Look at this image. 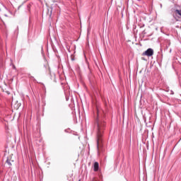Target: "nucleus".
I'll use <instances>...</instances> for the list:
<instances>
[{"instance_id": "nucleus-1", "label": "nucleus", "mask_w": 181, "mask_h": 181, "mask_svg": "<svg viewBox=\"0 0 181 181\" xmlns=\"http://www.w3.org/2000/svg\"><path fill=\"white\" fill-rule=\"evenodd\" d=\"M96 118L94 123V131H95L98 136L97 139V148L98 149V144L100 142V138L103 136L104 131L105 130V122L101 119V111L98 107H96Z\"/></svg>"}, {"instance_id": "nucleus-2", "label": "nucleus", "mask_w": 181, "mask_h": 181, "mask_svg": "<svg viewBox=\"0 0 181 181\" xmlns=\"http://www.w3.org/2000/svg\"><path fill=\"white\" fill-rule=\"evenodd\" d=\"M142 56H148V57L153 56V49L152 48H148L147 50L143 52Z\"/></svg>"}, {"instance_id": "nucleus-3", "label": "nucleus", "mask_w": 181, "mask_h": 181, "mask_svg": "<svg viewBox=\"0 0 181 181\" xmlns=\"http://www.w3.org/2000/svg\"><path fill=\"white\" fill-rule=\"evenodd\" d=\"M53 12V8L52 7H48L46 11L47 16L48 18H52V13Z\"/></svg>"}, {"instance_id": "nucleus-4", "label": "nucleus", "mask_w": 181, "mask_h": 181, "mask_svg": "<svg viewBox=\"0 0 181 181\" xmlns=\"http://www.w3.org/2000/svg\"><path fill=\"white\" fill-rule=\"evenodd\" d=\"M99 168H100V165L98 164V162H95L93 165L94 172H98Z\"/></svg>"}, {"instance_id": "nucleus-5", "label": "nucleus", "mask_w": 181, "mask_h": 181, "mask_svg": "<svg viewBox=\"0 0 181 181\" xmlns=\"http://www.w3.org/2000/svg\"><path fill=\"white\" fill-rule=\"evenodd\" d=\"M175 13H177L178 15H180V16H181V10H175Z\"/></svg>"}, {"instance_id": "nucleus-6", "label": "nucleus", "mask_w": 181, "mask_h": 181, "mask_svg": "<svg viewBox=\"0 0 181 181\" xmlns=\"http://www.w3.org/2000/svg\"><path fill=\"white\" fill-rule=\"evenodd\" d=\"M6 163H8V165H9V166H12V163H11V160L7 159L6 160Z\"/></svg>"}, {"instance_id": "nucleus-7", "label": "nucleus", "mask_w": 181, "mask_h": 181, "mask_svg": "<svg viewBox=\"0 0 181 181\" xmlns=\"http://www.w3.org/2000/svg\"><path fill=\"white\" fill-rule=\"evenodd\" d=\"M141 60H146L144 57H141Z\"/></svg>"}, {"instance_id": "nucleus-8", "label": "nucleus", "mask_w": 181, "mask_h": 181, "mask_svg": "<svg viewBox=\"0 0 181 181\" xmlns=\"http://www.w3.org/2000/svg\"><path fill=\"white\" fill-rule=\"evenodd\" d=\"M13 69H16L15 66H13Z\"/></svg>"}, {"instance_id": "nucleus-9", "label": "nucleus", "mask_w": 181, "mask_h": 181, "mask_svg": "<svg viewBox=\"0 0 181 181\" xmlns=\"http://www.w3.org/2000/svg\"><path fill=\"white\" fill-rule=\"evenodd\" d=\"M78 181H81V180H79Z\"/></svg>"}]
</instances>
